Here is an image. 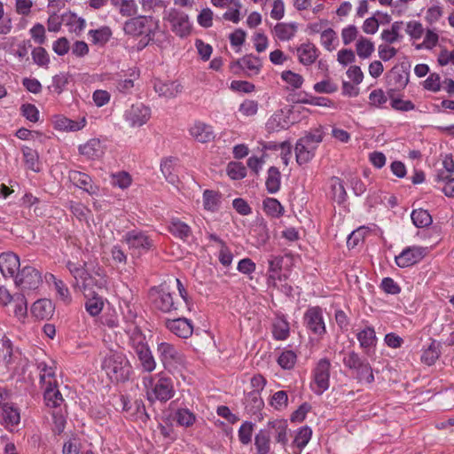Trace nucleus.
Wrapping results in <instances>:
<instances>
[{
  "instance_id": "obj_21",
  "label": "nucleus",
  "mask_w": 454,
  "mask_h": 454,
  "mask_svg": "<svg viewBox=\"0 0 454 454\" xmlns=\"http://www.w3.org/2000/svg\"><path fill=\"white\" fill-rule=\"evenodd\" d=\"M268 427L270 428V434H273L277 442L280 443L283 448L286 449L288 442V423L286 419H274L268 422Z\"/></svg>"
},
{
  "instance_id": "obj_13",
  "label": "nucleus",
  "mask_w": 454,
  "mask_h": 454,
  "mask_svg": "<svg viewBox=\"0 0 454 454\" xmlns=\"http://www.w3.org/2000/svg\"><path fill=\"white\" fill-rule=\"evenodd\" d=\"M152 16L139 15L130 17L123 24V31L126 35L138 36L143 34H150L152 32L150 24L153 23Z\"/></svg>"
},
{
  "instance_id": "obj_20",
  "label": "nucleus",
  "mask_w": 454,
  "mask_h": 454,
  "mask_svg": "<svg viewBox=\"0 0 454 454\" xmlns=\"http://www.w3.org/2000/svg\"><path fill=\"white\" fill-rule=\"evenodd\" d=\"M299 62L303 66H310L317 59L319 51L316 45L310 42L301 43L296 49Z\"/></svg>"
},
{
  "instance_id": "obj_44",
  "label": "nucleus",
  "mask_w": 454,
  "mask_h": 454,
  "mask_svg": "<svg viewBox=\"0 0 454 454\" xmlns=\"http://www.w3.org/2000/svg\"><path fill=\"white\" fill-rule=\"evenodd\" d=\"M312 436V430L309 427H301L295 434L293 445L296 446L300 450H302Z\"/></svg>"
},
{
  "instance_id": "obj_25",
  "label": "nucleus",
  "mask_w": 454,
  "mask_h": 454,
  "mask_svg": "<svg viewBox=\"0 0 454 454\" xmlns=\"http://www.w3.org/2000/svg\"><path fill=\"white\" fill-rule=\"evenodd\" d=\"M69 178L75 186L90 194H94L97 191V187L93 185L91 177L85 173L72 170L69 172Z\"/></svg>"
},
{
  "instance_id": "obj_59",
  "label": "nucleus",
  "mask_w": 454,
  "mask_h": 454,
  "mask_svg": "<svg viewBox=\"0 0 454 454\" xmlns=\"http://www.w3.org/2000/svg\"><path fill=\"white\" fill-rule=\"evenodd\" d=\"M337 41V35L332 28H327L321 33L320 43L329 51L334 50L333 43Z\"/></svg>"
},
{
  "instance_id": "obj_58",
  "label": "nucleus",
  "mask_w": 454,
  "mask_h": 454,
  "mask_svg": "<svg viewBox=\"0 0 454 454\" xmlns=\"http://www.w3.org/2000/svg\"><path fill=\"white\" fill-rule=\"evenodd\" d=\"M33 61L39 67H47L50 63V57L46 50L43 47H35L32 52Z\"/></svg>"
},
{
  "instance_id": "obj_41",
  "label": "nucleus",
  "mask_w": 454,
  "mask_h": 454,
  "mask_svg": "<svg viewBox=\"0 0 454 454\" xmlns=\"http://www.w3.org/2000/svg\"><path fill=\"white\" fill-rule=\"evenodd\" d=\"M272 334L276 340H284L289 336V324L282 318L278 317L273 323Z\"/></svg>"
},
{
  "instance_id": "obj_31",
  "label": "nucleus",
  "mask_w": 454,
  "mask_h": 454,
  "mask_svg": "<svg viewBox=\"0 0 454 454\" xmlns=\"http://www.w3.org/2000/svg\"><path fill=\"white\" fill-rule=\"evenodd\" d=\"M53 309V305L50 300L41 299L34 302L31 312L36 318L45 319L52 315Z\"/></svg>"
},
{
  "instance_id": "obj_19",
  "label": "nucleus",
  "mask_w": 454,
  "mask_h": 454,
  "mask_svg": "<svg viewBox=\"0 0 454 454\" xmlns=\"http://www.w3.org/2000/svg\"><path fill=\"white\" fill-rule=\"evenodd\" d=\"M165 326L175 335L180 338H188L192 335L193 328L191 321L185 317L176 319H168L165 321Z\"/></svg>"
},
{
  "instance_id": "obj_37",
  "label": "nucleus",
  "mask_w": 454,
  "mask_h": 454,
  "mask_svg": "<svg viewBox=\"0 0 454 454\" xmlns=\"http://www.w3.org/2000/svg\"><path fill=\"white\" fill-rule=\"evenodd\" d=\"M268 176L266 178L265 185L267 188V191L270 193H276L278 192L280 188V172L278 168L276 167H270L268 169Z\"/></svg>"
},
{
  "instance_id": "obj_46",
  "label": "nucleus",
  "mask_w": 454,
  "mask_h": 454,
  "mask_svg": "<svg viewBox=\"0 0 454 454\" xmlns=\"http://www.w3.org/2000/svg\"><path fill=\"white\" fill-rule=\"evenodd\" d=\"M356 50L361 59H368L374 51V44L370 39L361 37L356 43Z\"/></svg>"
},
{
  "instance_id": "obj_54",
  "label": "nucleus",
  "mask_w": 454,
  "mask_h": 454,
  "mask_svg": "<svg viewBox=\"0 0 454 454\" xmlns=\"http://www.w3.org/2000/svg\"><path fill=\"white\" fill-rule=\"evenodd\" d=\"M270 404L278 411L286 409L288 404L287 393L284 390L277 391L272 395Z\"/></svg>"
},
{
  "instance_id": "obj_26",
  "label": "nucleus",
  "mask_w": 454,
  "mask_h": 454,
  "mask_svg": "<svg viewBox=\"0 0 454 454\" xmlns=\"http://www.w3.org/2000/svg\"><path fill=\"white\" fill-rule=\"evenodd\" d=\"M182 85L177 82L157 81L154 83V90L160 97L171 98L176 97L182 91Z\"/></svg>"
},
{
  "instance_id": "obj_17",
  "label": "nucleus",
  "mask_w": 454,
  "mask_h": 454,
  "mask_svg": "<svg viewBox=\"0 0 454 454\" xmlns=\"http://www.w3.org/2000/svg\"><path fill=\"white\" fill-rule=\"evenodd\" d=\"M20 267V257L16 254L6 252L0 254V270L4 278H13L15 279Z\"/></svg>"
},
{
  "instance_id": "obj_6",
  "label": "nucleus",
  "mask_w": 454,
  "mask_h": 454,
  "mask_svg": "<svg viewBox=\"0 0 454 454\" xmlns=\"http://www.w3.org/2000/svg\"><path fill=\"white\" fill-rule=\"evenodd\" d=\"M323 137V131L317 129L298 139L295 145V156L299 165L306 164L314 158Z\"/></svg>"
},
{
  "instance_id": "obj_15",
  "label": "nucleus",
  "mask_w": 454,
  "mask_h": 454,
  "mask_svg": "<svg viewBox=\"0 0 454 454\" xmlns=\"http://www.w3.org/2000/svg\"><path fill=\"white\" fill-rule=\"evenodd\" d=\"M125 120L132 127H140L147 122L151 116L149 107L139 103L132 105L131 107L125 112Z\"/></svg>"
},
{
  "instance_id": "obj_57",
  "label": "nucleus",
  "mask_w": 454,
  "mask_h": 454,
  "mask_svg": "<svg viewBox=\"0 0 454 454\" xmlns=\"http://www.w3.org/2000/svg\"><path fill=\"white\" fill-rule=\"evenodd\" d=\"M332 190L333 192V199L339 204H340L346 200L347 192H346L345 187L340 178L333 177L332 179Z\"/></svg>"
},
{
  "instance_id": "obj_38",
  "label": "nucleus",
  "mask_w": 454,
  "mask_h": 454,
  "mask_svg": "<svg viewBox=\"0 0 454 454\" xmlns=\"http://www.w3.org/2000/svg\"><path fill=\"white\" fill-rule=\"evenodd\" d=\"M174 419L179 426L184 427H192L196 421L195 414L187 408L177 409Z\"/></svg>"
},
{
  "instance_id": "obj_45",
  "label": "nucleus",
  "mask_w": 454,
  "mask_h": 454,
  "mask_svg": "<svg viewBox=\"0 0 454 454\" xmlns=\"http://www.w3.org/2000/svg\"><path fill=\"white\" fill-rule=\"evenodd\" d=\"M220 202V195L212 190H205L203 192V206L206 210L215 211Z\"/></svg>"
},
{
  "instance_id": "obj_29",
  "label": "nucleus",
  "mask_w": 454,
  "mask_h": 454,
  "mask_svg": "<svg viewBox=\"0 0 454 454\" xmlns=\"http://www.w3.org/2000/svg\"><path fill=\"white\" fill-rule=\"evenodd\" d=\"M298 27L296 23H278L273 28L275 37L282 42L290 41L297 33Z\"/></svg>"
},
{
  "instance_id": "obj_55",
  "label": "nucleus",
  "mask_w": 454,
  "mask_h": 454,
  "mask_svg": "<svg viewBox=\"0 0 454 454\" xmlns=\"http://www.w3.org/2000/svg\"><path fill=\"white\" fill-rule=\"evenodd\" d=\"M228 176L233 180H239L247 176V168L241 162H230L227 166Z\"/></svg>"
},
{
  "instance_id": "obj_2",
  "label": "nucleus",
  "mask_w": 454,
  "mask_h": 454,
  "mask_svg": "<svg viewBox=\"0 0 454 454\" xmlns=\"http://www.w3.org/2000/svg\"><path fill=\"white\" fill-rule=\"evenodd\" d=\"M146 399L149 403H167L176 394L173 380L164 372H159L153 376L148 375L142 379Z\"/></svg>"
},
{
  "instance_id": "obj_12",
  "label": "nucleus",
  "mask_w": 454,
  "mask_h": 454,
  "mask_svg": "<svg viewBox=\"0 0 454 454\" xmlns=\"http://www.w3.org/2000/svg\"><path fill=\"white\" fill-rule=\"evenodd\" d=\"M166 20L171 25V30L179 37H185L192 31V25L186 13L176 9H170Z\"/></svg>"
},
{
  "instance_id": "obj_49",
  "label": "nucleus",
  "mask_w": 454,
  "mask_h": 454,
  "mask_svg": "<svg viewBox=\"0 0 454 454\" xmlns=\"http://www.w3.org/2000/svg\"><path fill=\"white\" fill-rule=\"evenodd\" d=\"M390 82L395 89H403L409 82V74L403 70L393 69L390 74Z\"/></svg>"
},
{
  "instance_id": "obj_48",
  "label": "nucleus",
  "mask_w": 454,
  "mask_h": 454,
  "mask_svg": "<svg viewBox=\"0 0 454 454\" xmlns=\"http://www.w3.org/2000/svg\"><path fill=\"white\" fill-rule=\"evenodd\" d=\"M14 315L19 319H24L27 313V299L23 294H16L13 297Z\"/></svg>"
},
{
  "instance_id": "obj_4",
  "label": "nucleus",
  "mask_w": 454,
  "mask_h": 454,
  "mask_svg": "<svg viewBox=\"0 0 454 454\" xmlns=\"http://www.w3.org/2000/svg\"><path fill=\"white\" fill-rule=\"evenodd\" d=\"M101 367L112 381H124L129 379L130 364L122 353L111 351L104 357Z\"/></svg>"
},
{
  "instance_id": "obj_7",
  "label": "nucleus",
  "mask_w": 454,
  "mask_h": 454,
  "mask_svg": "<svg viewBox=\"0 0 454 454\" xmlns=\"http://www.w3.org/2000/svg\"><path fill=\"white\" fill-rule=\"evenodd\" d=\"M342 362L345 367L352 371L354 378L358 382L371 384L374 381L371 364L356 352L352 350L346 353Z\"/></svg>"
},
{
  "instance_id": "obj_42",
  "label": "nucleus",
  "mask_w": 454,
  "mask_h": 454,
  "mask_svg": "<svg viewBox=\"0 0 454 454\" xmlns=\"http://www.w3.org/2000/svg\"><path fill=\"white\" fill-rule=\"evenodd\" d=\"M2 410L3 419L7 427H14L20 423V416L17 409L13 408L8 403H4L2 407Z\"/></svg>"
},
{
  "instance_id": "obj_40",
  "label": "nucleus",
  "mask_w": 454,
  "mask_h": 454,
  "mask_svg": "<svg viewBox=\"0 0 454 454\" xmlns=\"http://www.w3.org/2000/svg\"><path fill=\"white\" fill-rule=\"evenodd\" d=\"M175 161L176 159L167 158L160 163V170L163 176L168 183L173 184L178 182V176L175 173Z\"/></svg>"
},
{
  "instance_id": "obj_47",
  "label": "nucleus",
  "mask_w": 454,
  "mask_h": 454,
  "mask_svg": "<svg viewBox=\"0 0 454 454\" xmlns=\"http://www.w3.org/2000/svg\"><path fill=\"white\" fill-rule=\"evenodd\" d=\"M91 298H89L85 302L86 311L92 317L98 316L103 309L104 302L100 296L98 294H90Z\"/></svg>"
},
{
  "instance_id": "obj_53",
  "label": "nucleus",
  "mask_w": 454,
  "mask_h": 454,
  "mask_svg": "<svg viewBox=\"0 0 454 454\" xmlns=\"http://www.w3.org/2000/svg\"><path fill=\"white\" fill-rule=\"evenodd\" d=\"M281 78L294 89H300L304 82L303 77L300 74L294 73L291 70L283 71L281 73Z\"/></svg>"
},
{
  "instance_id": "obj_23",
  "label": "nucleus",
  "mask_w": 454,
  "mask_h": 454,
  "mask_svg": "<svg viewBox=\"0 0 454 454\" xmlns=\"http://www.w3.org/2000/svg\"><path fill=\"white\" fill-rule=\"evenodd\" d=\"M79 153L88 160H98L104 154V146L98 138H91L79 146Z\"/></svg>"
},
{
  "instance_id": "obj_64",
  "label": "nucleus",
  "mask_w": 454,
  "mask_h": 454,
  "mask_svg": "<svg viewBox=\"0 0 454 454\" xmlns=\"http://www.w3.org/2000/svg\"><path fill=\"white\" fill-rule=\"evenodd\" d=\"M112 184L114 186L126 189L131 184V177L127 172H118L112 176Z\"/></svg>"
},
{
  "instance_id": "obj_18",
  "label": "nucleus",
  "mask_w": 454,
  "mask_h": 454,
  "mask_svg": "<svg viewBox=\"0 0 454 454\" xmlns=\"http://www.w3.org/2000/svg\"><path fill=\"white\" fill-rule=\"evenodd\" d=\"M151 296L153 298L154 307L160 311L168 313L176 309V302L174 301L172 294L164 288L153 290L151 292Z\"/></svg>"
},
{
  "instance_id": "obj_62",
  "label": "nucleus",
  "mask_w": 454,
  "mask_h": 454,
  "mask_svg": "<svg viewBox=\"0 0 454 454\" xmlns=\"http://www.w3.org/2000/svg\"><path fill=\"white\" fill-rule=\"evenodd\" d=\"M269 129L279 130L288 126L287 120L284 117L283 112L274 114L267 123Z\"/></svg>"
},
{
  "instance_id": "obj_51",
  "label": "nucleus",
  "mask_w": 454,
  "mask_h": 454,
  "mask_svg": "<svg viewBox=\"0 0 454 454\" xmlns=\"http://www.w3.org/2000/svg\"><path fill=\"white\" fill-rule=\"evenodd\" d=\"M438 347L439 345L436 344L435 341H433L429 347L423 351L421 361L427 365L434 364L440 356Z\"/></svg>"
},
{
  "instance_id": "obj_1",
  "label": "nucleus",
  "mask_w": 454,
  "mask_h": 454,
  "mask_svg": "<svg viewBox=\"0 0 454 454\" xmlns=\"http://www.w3.org/2000/svg\"><path fill=\"white\" fill-rule=\"evenodd\" d=\"M67 268L74 278V287L82 291L85 296L96 294V290L106 289L107 276L102 267L97 265L89 271L85 264L68 261Z\"/></svg>"
},
{
  "instance_id": "obj_35",
  "label": "nucleus",
  "mask_w": 454,
  "mask_h": 454,
  "mask_svg": "<svg viewBox=\"0 0 454 454\" xmlns=\"http://www.w3.org/2000/svg\"><path fill=\"white\" fill-rule=\"evenodd\" d=\"M168 231L174 236L184 240L187 239L192 234L190 226L179 219L171 220L168 226Z\"/></svg>"
},
{
  "instance_id": "obj_43",
  "label": "nucleus",
  "mask_w": 454,
  "mask_h": 454,
  "mask_svg": "<svg viewBox=\"0 0 454 454\" xmlns=\"http://www.w3.org/2000/svg\"><path fill=\"white\" fill-rule=\"evenodd\" d=\"M413 224L418 228L429 226L433 220L430 214L422 208L414 209L411 215Z\"/></svg>"
},
{
  "instance_id": "obj_28",
  "label": "nucleus",
  "mask_w": 454,
  "mask_h": 454,
  "mask_svg": "<svg viewBox=\"0 0 454 454\" xmlns=\"http://www.w3.org/2000/svg\"><path fill=\"white\" fill-rule=\"evenodd\" d=\"M43 389L46 406L54 409L60 408L64 403V398L58 388V384L55 386L46 387Z\"/></svg>"
},
{
  "instance_id": "obj_24",
  "label": "nucleus",
  "mask_w": 454,
  "mask_h": 454,
  "mask_svg": "<svg viewBox=\"0 0 454 454\" xmlns=\"http://www.w3.org/2000/svg\"><path fill=\"white\" fill-rule=\"evenodd\" d=\"M190 135L198 142L207 143L214 139L213 128L201 121H196L189 129Z\"/></svg>"
},
{
  "instance_id": "obj_60",
  "label": "nucleus",
  "mask_w": 454,
  "mask_h": 454,
  "mask_svg": "<svg viewBox=\"0 0 454 454\" xmlns=\"http://www.w3.org/2000/svg\"><path fill=\"white\" fill-rule=\"evenodd\" d=\"M405 32L411 39L419 40L424 35L425 28L419 21L411 20L407 23Z\"/></svg>"
},
{
  "instance_id": "obj_63",
  "label": "nucleus",
  "mask_w": 454,
  "mask_h": 454,
  "mask_svg": "<svg viewBox=\"0 0 454 454\" xmlns=\"http://www.w3.org/2000/svg\"><path fill=\"white\" fill-rule=\"evenodd\" d=\"M443 14L442 7L440 5L430 6L425 14V20L429 25L436 23Z\"/></svg>"
},
{
  "instance_id": "obj_9",
  "label": "nucleus",
  "mask_w": 454,
  "mask_h": 454,
  "mask_svg": "<svg viewBox=\"0 0 454 454\" xmlns=\"http://www.w3.org/2000/svg\"><path fill=\"white\" fill-rule=\"evenodd\" d=\"M331 362L328 358H321L312 371L311 388L317 395H322L330 387Z\"/></svg>"
},
{
  "instance_id": "obj_11",
  "label": "nucleus",
  "mask_w": 454,
  "mask_h": 454,
  "mask_svg": "<svg viewBox=\"0 0 454 454\" xmlns=\"http://www.w3.org/2000/svg\"><path fill=\"white\" fill-rule=\"evenodd\" d=\"M15 285L22 290H35L42 284L41 273L32 266H24L16 274Z\"/></svg>"
},
{
  "instance_id": "obj_33",
  "label": "nucleus",
  "mask_w": 454,
  "mask_h": 454,
  "mask_svg": "<svg viewBox=\"0 0 454 454\" xmlns=\"http://www.w3.org/2000/svg\"><path fill=\"white\" fill-rule=\"evenodd\" d=\"M236 65L249 71L253 74H259L262 67L261 59L253 54L244 56L241 59L237 61Z\"/></svg>"
},
{
  "instance_id": "obj_52",
  "label": "nucleus",
  "mask_w": 454,
  "mask_h": 454,
  "mask_svg": "<svg viewBox=\"0 0 454 454\" xmlns=\"http://www.w3.org/2000/svg\"><path fill=\"white\" fill-rule=\"evenodd\" d=\"M370 232V229L365 226H361L356 230L353 231L347 240V245L348 247H356L359 242L363 241L365 236Z\"/></svg>"
},
{
  "instance_id": "obj_56",
  "label": "nucleus",
  "mask_w": 454,
  "mask_h": 454,
  "mask_svg": "<svg viewBox=\"0 0 454 454\" xmlns=\"http://www.w3.org/2000/svg\"><path fill=\"white\" fill-rule=\"evenodd\" d=\"M296 354L292 350L283 351L278 358V364L285 370L292 369L296 363Z\"/></svg>"
},
{
  "instance_id": "obj_50",
  "label": "nucleus",
  "mask_w": 454,
  "mask_h": 454,
  "mask_svg": "<svg viewBox=\"0 0 454 454\" xmlns=\"http://www.w3.org/2000/svg\"><path fill=\"white\" fill-rule=\"evenodd\" d=\"M263 208L268 215L274 217H278L283 214L282 205L274 198L265 199L263 200Z\"/></svg>"
},
{
  "instance_id": "obj_10",
  "label": "nucleus",
  "mask_w": 454,
  "mask_h": 454,
  "mask_svg": "<svg viewBox=\"0 0 454 454\" xmlns=\"http://www.w3.org/2000/svg\"><path fill=\"white\" fill-rule=\"evenodd\" d=\"M303 325L310 333L322 339L326 333L322 308L319 306L309 307L303 315Z\"/></svg>"
},
{
  "instance_id": "obj_14",
  "label": "nucleus",
  "mask_w": 454,
  "mask_h": 454,
  "mask_svg": "<svg viewBox=\"0 0 454 454\" xmlns=\"http://www.w3.org/2000/svg\"><path fill=\"white\" fill-rule=\"evenodd\" d=\"M427 249L419 246H412L404 248L395 261L398 267L406 268L420 262L426 255Z\"/></svg>"
},
{
  "instance_id": "obj_27",
  "label": "nucleus",
  "mask_w": 454,
  "mask_h": 454,
  "mask_svg": "<svg viewBox=\"0 0 454 454\" xmlns=\"http://www.w3.org/2000/svg\"><path fill=\"white\" fill-rule=\"evenodd\" d=\"M110 3L122 17L130 18L137 15L138 6L136 0H110Z\"/></svg>"
},
{
  "instance_id": "obj_39",
  "label": "nucleus",
  "mask_w": 454,
  "mask_h": 454,
  "mask_svg": "<svg viewBox=\"0 0 454 454\" xmlns=\"http://www.w3.org/2000/svg\"><path fill=\"white\" fill-rule=\"evenodd\" d=\"M263 404L264 403L261 397V393L257 391H251L245 397L246 409L253 414L259 411L263 407Z\"/></svg>"
},
{
  "instance_id": "obj_8",
  "label": "nucleus",
  "mask_w": 454,
  "mask_h": 454,
  "mask_svg": "<svg viewBox=\"0 0 454 454\" xmlns=\"http://www.w3.org/2000/svg\"><path fill=\"white\" fill-rule=\"evenodd\" d=\"M136 314L129 309L128 315H124L125 326L124 332L129 336L128 345L133 354L149 347L145 335L141 329L135 324Z\"/></svg>"
},
{
  "instance_id": "obj_5",
  "label": "nucleus",
  "mask_w": 454,
  "mask_h": 454,
  "mask_svg": "<svg viewBox=\"0 0 454 454\" xmlns=\"http://www.w3.org/2000/svg\"><path fill=\"white\" fill-rule=\"evenodd\" d=\"M121 242L127 245L133 257H140L154 247V240L148 231L133 229L126 231L121 237Z\"/></svg>"
},
{
  "instance_id": "obj_36",
  "label": "nucleus",
  "mask_w": 454,
  "mask_h": 454,
  "mask_svg": "<svg viewBox=\"0 0 454 454\" xmlns=\"http://www.w3.org/2000/svg\"><path fill=\"white\" fill-rule=\"evenodd\" d=\"M256 454H269L270 450V436L266 430H260L254 437Z\"/></svg>"
},
{
  "instance_id": "obj_22",
  "label": "nucleus",
  "mask_w": 454,
  "mask_h": 454,
  "mask_svg": "<svg viewBox=\"0 0 454 454\" xmlns=\"http://www.w3.org/2000/svg\"><path fill=\"white\" fill-rule=\"evenodd\" d=\"M121 401L123 403V411H125L132 419H140L145 422L149 419L142 400H136L131 403L122 396Z\"/></svg>"
},
{
  "instance_id": "obj_30",
  "label": "nucleus",
  "mask_w": 454,
  "mask_h": 454,
  "mask_svg": "<svg viewBox=\"0 0 454 454\" xmlns=\"http://www.w3.org/2000/svg\"><path fill=\"white\" fill-rule=\"evenodd\" d=\"M356 338L359 341L360 347L364 349L365 353L376 346L377 337L373 327L366 326L356 333Z\"/></svg>"
},
{
  "instance_id": "obj_34",
  "label": "nucleus",
  "mask_w": 454,
  "mask_h": 454,
  "mask_svg": "<svg viewBox=\"0 0 454 454\" xmlns=\"http://www.w3.org/2000/svg\"><path fill=\"white\" fill-rule=\"evenodd\" d=\"M91 42L96 45H105L112 37V30L107 26H103L98 29H90L88 33Z\"/></svg>"
},
{
  "instance_id": "obj_16",
  "label": "nucleus",
  "mask_w": 454,
  "mask_h": 454,
  "mask_svg": "<svg viewBox=\"0 0 454 454\" xmlns=\"http://www.w3.org/2000/svg\"><path fill=\"white\" fill-rule=\"evenodd\" d=\"M36 369L39 374V383L42 388L55 386L57 384L56 366L54 361H38L36 363Z\"/></svg>"
},
{
  "instance_id": "obj_32",
  "label": "nucleus",
  "mask_w": 454,
  "mask_h": 454,
  "mask_svg": "<svg viewBox=\"0 0 454 454\" xmlns=\"http://www.w3.org/2000/svg\"><path fill=\"white\" fill-rule=\"evenodd\" d=\"M134 355L137 357L143 372L150 373L156 369L157 364L152 354L150 347L142 349Z\"/></svg>"
},
{
  "instance_id": "obj_3",
  "label": "nucleus",
  "mask_w": 454,
  "mask_h": 454,
  "mask_svg": "<svg viewBox=\"0 0 454 454\" xmlns=\"http://www.w3.org/2000/svg\"><path fill=\"white\" fill-rule=\"evenodd\" d=\"M157 356L163 368L175 375L186 367V357L183 351L169 342H160L156 348Z\"/></svg>"
},
{
  "instance_id": "obj_61",
  "label": "nucleus",
  "mask_w": 454,
  "mask_h": 454,
  "mask_svg": "<svg viewBox=\"0 0 454 454\" xmlns=\"http://www.w3.org/2000/svg\"><path fill=\"white\" fill-rule=\"evenodd\" d=\"M20 113L27 120L32 122H36L39 120V110L37 107L30 103L23 104L20 106Z\"/></svg>"
}]
</instances>
